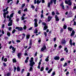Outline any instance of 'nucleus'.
<instances>
[{
	"instance_id": "nucleus-36",
	"label": "nucleus",
	"mask_w": 76,
	"mask_h": 76,
	"mask_svg": "<svg viewBox=\"0 0 76 76\" xmlns=\"http://www.w3.org/2000/svg\"><path fill=\"white\" fill-rule=\"evenodd\" d=\"M25 4H22L21 7L23 8V7H25Z\"/></svg>"
},
{
	"instance_id": "nucleus-34",
	"label": "nucleus",
	"mask_w": 76,
	"mask_h": 76,
	"mask_svg": "<svg viewBox=\"0 0 76 76\" xmlns=\"http://www.w3.org/2000/svg\"><path fill=\"white\" fill-rule=\"evenodd\" d=\"M44 35H45V37H46L47 36V33H46V32L45 31L44 32Z\"/></svg>"
},
{
	"instance_id": "nucleus-52",
	"label": "nucleus",
	"mask_w": 76,
	"mask_h": 76,
	"mask_svg": "<svg viewBox=\"0 0 76 76\" xmlns=\"http://www.w3.org/2000/svg\"><path fill=\"white\" fill-rule=\"evenodd\" d=\"M5 15H7L9 13V11H7V12L4 13Z\"/></svg>"
},
{
	"instance_id": "nucleus-23",
	"label": "nucleus",
	"mask_w": 76,
	"mask_h": 76,
	"mask_svg": "<svg viewBox=\"0 0 76 76\" xmlns=\"http://www.w3.org/2000/svg\"><path fill=\"white\" fill-rule=\"evenodd\" d=\"M41 1H39V0H37V4H39L40 3H41Z\"/></svg>"
},
{
	"instance_id": "nucleus-60",
	"label": "nucleus",
	"mask_w": 76,
	"mask_h": 76,
	"mask_svg": "<svg viewBox=\"0 0 76 76\" xmlns=\"http://www.w3.org/2000/svg\"><path fill=\"white\" fill-rule=\"evenodd\" d=\"M76 18V15H75L74 18L73 19V21H74Z\"/></svg>"
},
{
	"instance_id": "nucleus-6",
	"label": "nucleus",
	"mask_w": 76,
	"mask_h": 76,
	"mask_svg": "<svg viewBox=\"0 0 76 76\" xmlns=\"http://www.w3.org/2000/svg\"><path fill=\"white\" fill-rule=\"evenodd\" d=\"M15 29L19 31H22L23 30V28L22 27H17L15 28Z\"/></svg>"
},
{
	"instance_id": "nucleus-57",
	"label": "nucleus",
	"mask_w": 76,
	"mask_h": 76,
	"mask_svg": "<svg viewBox=\"0 0 76 76\" xmlns=\"http://www.w3.org/2000/svg\"><path fill=\"white\" fill-rule=\"evenodd\" d=\"M16 20L17 22H19V18H17L16 19Z\"/></svg>"
},
{
	"instance_id": "nucleus-50",
	"label": "nucleus",
	"mask_w": 76,
	"mask_h": 76,
	"mask_svg": "<svg viewBox=\"0 0 76 76\" xmlns=\"http://www.w3.org/2000/svg\"><path fill=\"white\" fill-rule=\"evenodd\" d=\"M8 29L9 31H10L12 29V27H9L8 28Z\"/></svg>"
},
{
	"instance_id": "nucleus-5",
	"label": "nucleus",
	"mask_w": 76,
	"mask_h": 76,
	"mask_svg": "<svg viewBox=\"0 0 76 76\" xmlns=\"http://www.w3.org/2000/svg\"><path fill=\"white\" fill-rule=\"evenodd\" d=\"M42 25H44V26H45L44 27L43 30H46V29L48 28V27L47 26H46V23H42Z\"/></svg>"
},
{
	"instance_id": "nucleus-41",
	"label": "nucleus",
	"mask_w": 76,
	"mask_h": 76,
	"mask_svg": "<svg viewBox=\"0 0 76 76\" xmlns=\"http://www.w3.org/2000/svg\"><path fill=\"white\" fill-rule=\"evenodd\" d=\"M10 72H9L8 73H7V76H10Z\"/></svg>"
},
{
	"instance_id": "nucleus-9",
	"label": "nucleus",
	"mask_w": 76,
	"mask_h": 76,
	"mask_svg": "<svg viewBox=\"0 0 76 76\" xmlns=\"http://www.w3.org/2000/svg\"><path fill=\"white\" fill-rule=\"evenodd\" d=\"M54 59L55 60H59L60 57H59V56H56L54 58Z\"/></svg>"
},
{
	"instance_id": "nucleus-31",
	"label": "nucleus",
	"mask_w": 76,
	"mask_h": 76,
	"mask_svg": "<svg viewBox=\"0 0 76 76\" xmlns=\"http://www.w3.org/2000/svg\"><path fill=\"white\" fill-rule=\"evenodd\" d=\"M44 67H42L40 69V71L41 72H42V71H43L44 70Z\"/></svg>"
},
{
	"instance_id": "nucleus-19",
	"label": "nucleus",
	"mask_w": 76,
	"mask_h": 76,
	"mask_svg": "<svg viewBox=\"0 0 76 76\" xmlns=\"http://www.w3.org/2000/svg\"><path fill=\"white\" fill-rule=\"evenodd\" d=\"M7 35L8 37H10V33L9 32L7 31Z\"/></svg>"
},
{
	"instance_id": "nucleus-21",
	"label": "nucleus",
	"mask_w": 76,
	"mask_h": 76,
	"mask_svg": "<svg viewBox=\"0 0 76 76\" xmlns=\"http://www.w3.org/2000/svg\"><path fill=\"white\" fill-rule=\"evenodd\" d=\"M34 33H35L36 34L38 33V30H37V29H36L34 30Z\"/></svg>"
},
{
	"instance_id": "nucleus-11",
	"label": "nucleus",
	"mask_w": 76,
	"mask_h": 76,
	"mask_svg": "<svg viewBox=\"0 0 76 76\" xmlns=\"http://www.w3.org/2000/svg\"><path fill=\"white\" fill-rule=\"evenodd\" d=\"M13 20H10V22H9L8 24V26H12V21Z\"/></svg>"
},
{
	"instance_id": "nucleus-22",
	"label": "nucleus",
	"mask_w": 76,
	"mask_h": 76,
	"mask_svg": "<svg viewBox=\"0 0 76 76\" xmlns=\"http://www.w3.org/2000/svg\"><path fill=\"white\" fill-rule=\"evenodd\" d=\"M12 61H13V63H16V61H17L16 60L15 58L13 59H12Z\"/></svg>"
},
{
	"instance_id": "nucleus-26",
	"label": "nucleus",
	"mask_w": 76,
	"mask_h": 76,
	"mask_svg": "<svg viewBox=\"0 0 76 76\" xmlns=\"http://www.w3.org/2000/svg\"><path fill=\"white\" fill-rule=\"evenodd\" d=\"M53 70V69H51L50 70H49L48 71V73H51V72Z\"/></svg>"
},
{
	"instance_id": "nucleus-13",
	"label": "nucleus",
	"mask_w": 76,
	"mask_h": 76,
	"mask_svg": "<svg viewBox=\"0 0 76 76\" xmlns=\"http://www.w3.org/2000/svg\"><path fill=\"white\" fill-rule=\"evenodd\" d=\"M17 56L19 58H20V56H22V53H18Z\"/></svg>"
},
{
	"instance_id": "nucleus-20",
	"label": "nucleus",
	"mask_w": 76,
	"mask_h": 76,
	"mask_svg": "<svg viewBox=\"0 0 76 76\" xmlns=\"http://www.w3.org/2000/svg\"><path fill=\"white\" fill-rule=\"evenodd\" d=\"M68 29L69 31H72V28L70 27H69L68 28Z\"/></svg>"
},
{
	"instance_id": "nucleus-48",
	"label": "nucleus",
	"mask_w": 76,
	"mask_h": 76,
	"mask_svg": "<svg viewBox=\"0 0 76 76\" xmlns=\"http://www.w3.org/2000/svg\"><path fill=\"white\" fill-rule=\"evenodd\" d=\"M4 61H5V62L7 61V58H4Z\"/></svg>"
},
{
	"instance_id": "nucleus-16",
	"label": "nucleus",
	"mask_w": 76,
	"mask_h": 76,
	"mask_svg": "<svg viewBox=\"0 0 76 76\" xmlns=\"http://www.w3.org/2000/svg\"><path fill=\"white\" fill-rule=\"evenodd\" d=\"M28 60H29V57H27L26 58V60L25 61V63H28Z\"/></svg>"
},
{
	"instance_id": "nucleus-32",
	"label": "nucleus",
	"mask_w": 76,
	"mask_h": 76,
	"mask_svg": "<svg viewBox=\"0 0 76 76\" xmlns=\"http://www.w3.org/2000/svg\"><path fill=\"white\" fill-rule=\"evenodd\" d=\"M55 74H56V73H55V72H53L52 73V74L51 75V76H54V75H55Z\"/></svg>"
},
{
	"instance_id": "nucleus-64",
	"label": "nucleus",
	"mask_w": 76,
	"mask_h": 76,
	"mask_svg": "<svg viewBox=\"0 0 76 76\" xmlns=\"http://www.w3.org/2000/svg\"><path fill=\"white\" fill-rule=\"evenodd\" d=\"M29 75H30V74L29 73H27V76H29Z\"/></svg>"
},
{
	"instance_id": "nucleus-2",
	"label": "nucleus",
	"mask_w": 76,
	"mask_h": 76,
	"mask_svg": "<svg viewBox=\"0 0 76 76\" xmlns=\"http://www.w3.org/2000/svg\"><path fill=\"white\" fill-rule=\"evenodd\" d=\"M13 13H12L10 15V16L9 15H7V18H9V21H10L11 20V18H13Z\"/></svg>"
},
{
	"instance_id": "nucleus-47",
	"label": "nucleus",
	"mask_w": 76,
	"mask_h": 76,
	"mask_svg": "<svg viewBox=\"0 0 76 76\" xmlns=\"http://www.w3.org/2000/svg\"><path fill=\"white\" fill-rule=\"evenodd\" d=\"M56 0H53V1L54 3V4H56Z\"/></svg>"
},
{
	"instance_id": "nucleus-55",
	"label": "nucleus",
	"mask_w": 76,
	"mask_h": 76,
	"mask_svg": "<svg viewBox=\"0 0 76 76\" xmlns=\"http://www.w3.org/2000/svg\"><path fill=\"white\" fill-rule=\"evenodd\" d=\"M41 18H43V17H44V15H43V14H42L41 15Z\"/></svg>"
},
{
	"instance_id": "nucleus-39",
	"label": "nucleus",
	"mask_w": 76,
	"mask_h": 76,
	"mask_svg": "<svg viewBox=\"0 0 76 76\" xmlns=\"http://www.w3.org/2000/svg\"><path fill=\"white\" fill-rule=\"evenodd\" d=\"M4 24H2L1 25V26H2V28H4Z\"/></svg>"
},
{
	"instance_id": "nucleus-10",
	"label": "nucleus",
	"mask_w": 76,
	"mask_h": 76,
	"mask_svg": "<svg viewBox=\"0 0 76 76\" xmlns=\"http://www.w3.org/2000/svg\"><path fill=\"white\" fill-rule=\"evenodd\" d=\"M55 18L56 19V21H59V20H60V19L58 18V16L57 15H56L55 17Z\"/></svg>"
},
{
	"instance_id": "nucleus-12",
	"label": "nucleus",
	"mask_w": 76,
	"mask_h": 76,
	"mask_svg": "<svg viewBox=\"0 0 76 76\" xmlns=\"http://www.w3.org/2000/svg\"><path fill=\"white\" fill-rule=\"evenodd\" d=\"M75 32L74 30H72V33L71 34V37H72V36H73L74 35H75Z\"/></svg>"
},
{
	"instance_id": "nucleus-25",
	"label": "nucleus",
	"mask_w": 76,
	"mask_h": 76,
	"mask_svg": "<svg viewBox=\"0 0 76 76\" xmlns=\"http://www.w3.org/2000/svg\"><path fill=\"white\" fill-rule=\"evenodd\" d=\"M30 37V35H29V34H27L26 36V39H29V38Z\"/></svg>"
},
{
	"instance_id": "nucleus-17",
	"label": "nucleus",
	"mask_w": 76,
	"mask_h": 76,
	"mask_svg": "<svg viewBox=\"0 0 76 76\" xmlns=\"http://www.w3.org/2000/svg\"><path fill=\"white\" fill-rule=\"evenodd\" d=\"M48 58H49V56H47V58H46V59L45 60V61H49V59H48Z\"/></svg>"
},
{
	"instance_id": "nucleus-18",
	"label": "nucleus",
	"mask_w": 76,
	"mask_h": 76,
	"mask_svg": "<svg viewBox=\"0 0 76 76\" xmlns=\"http://www.w3.org/2000/svg\"><path fill=\"white\" fill-rule=\"evenodd\" d=\"M34 27L35 28H36L38 26V24L37 23H34Z\"/></svg>"
},
{
	"instance_id": "nucleus-63",
	"label": "nucleus",
	"mask_w": 76,
	"mask_h": 76,
	"mask_svg": "<svg viewBox=\"0 0 76 76\" xmlns=\"http://www.w3.org/2000/svg\"><path fill=\"white\" fill-rule=\"evenodd\" d=\"M18 13H19V14H20V13H21L20 11L19 10V11L18 12Z\"/></svg>"
},
{
	"instance_id": "nucleus-45",
	"label": "nucleus",
	"mask_w": 76,
	"mask_h": 76,
	"mask_svg": "<svg viewBox=\"0 0 76 76\" xmlns=\"http://www.w3.org/2000/svg\"><path fill=\"white\" fill-rule=\"evenodd\" d=\"M63 32V29L61 28L60 31V32L61 33Z\"/></svg>"
},
{
	"instance_id": "nucleus-29",
	"label": "nucleus",
	"mask_w": 76,
	"mask_h": 76,
	"mask_svg": "<svg viewBox=\"0 0 76 76\" xmlns=\"http://www.w3.org/2000/svg\"><path fill=\"white\" fill-rule=\"evenodd\" d=\"M64 29H66V28H67V26L64 25L63 26Z\"/></svg>"
},
{
	"instance_id": "nucleus-28",
	"label": "nucleus",
	"mask_w": 76,
	"mask_h": 76,
	"mask_svg": "<svg viewBox=\"0 0 76 76\" xmlns=\"http://www.w3.org/2000/svg\"><path fill=\"white\" fill-rule=\"evenodd\" d=\"M32 40H30V43H29V45L30 46H31L32 45Z\"/></svg>"
},
{
	"instance_id": "nucleus-38",
	"label": "nucleus",
	"mask_w": 76,
	"mask_h": 76,
	"mask_svg": "<svg viewBox=\"0 0 76 76\" xmlns=\"http://www.w3.org/2000/svg\"><path fill=\"white\" fill-rule=\"evenodd\" d=\"M15 32H16V30L15 29H14L12 31V34H14V33H15Z\"/></svg>"
},
{
	"instance_id": "nucleus-49",
	"label": "nucleus",
	"mask_w": 76,
	"mask_h": 76,
	"mask_svg": "<svg viewBox=\"0 0 76 76\" xmlns=\"http://www.w3.org/2000/svg\"><path fill=\"white\" fill-rule=\"evenodd\" d=\"M52 15L53 16L54 15H55V13H54V12H53L52 13Z\"/></svg>"
},
{
	"instance_id": "nucleus-3",
	"label": "nucleus",
	"mask_w": 76,
	"mask_h": 76,
	"mask_svg": "<svg viewBox=\"0 0 76 76\" xmlns=\"http://www.w3.org/2000/svg\"><path fill=\"white\" fill-rule=\"evenodd\" d=\"M12 48V50H13L12 51V53H14L15 52V51H16V48H15L14 47H13L12 45H11L10 47V49H11Z\"/></svg>"
},
{
	"instance_id": "nucleus-42",
	"label": "nucleus",
	"mask_w": 76,
	"mask_h": 76,
	"mask_svg": "<svg viewBox=\"0 0 76 76\" xmlns=\"http://www.w3.org/2000/svg\"><path fill=\"white\" fill-rule=\"evenodd\" d=\"M34 20L35 22L34 23H37V19H34Z\"/></svg>"
},
{
	"instance_id": "nucleus-56",
	"label": "nucleus",
	"mask_w": 76,
	"mask_h": 76,
	"mask_svg": "<svg viewBox=\"0 0 76 76\" xmlns=\"http://www.w3.org/2000/svg\"><path fill=\"white\" fill-rule=\"evenodd\" d=\"M41 39H39L38 40V42H41Z\"/></svg>"
},
{
	"instance_id": "nucleus-35",
	"label": "nucleus",
	"mask_w": 76,
	"mask_h": 76,
	"mask_svg": "<svg viewBox=\"0 0 76 76\" xmlns=\"http://www.w3.org/2000/svg\"><path fill=\"white\" fill-rule=\"evenodd\" d=\"M21 20H25V17L22 16L21 17Z\"/></svg>"
},
{
	"instance_id": "nucleus-30",
	"label": "nucleus",
	"mask_w": 76,
	"mask_h": 76,
	"mask_svg": "<svg viewBox=\"0 0 76 76\" xmlns=\"http://www.w3.org/2000/svg\"><path fill=\"white\" fill-rule=\"evenodd\" d=\"M67 63L65 62L63 66V67H66V66H67Z\"/></svg>"
},
{
	"instance_id": "nucleus-7",
	"label": "nucleus",
	"mask_w": 76,
	"mask_h": 76,
	"mask_svg": "<svg viewBox=\"0 0 76 76\" xmlns=\"http://www.w3.org/2000/svg\"><path fill=\"white\" fill-rule=\"evenodd\" d=\"M53 4V0L50 1V2L48 3V7L49 8H50V5H52Z\"/></svg>"
},
{
	"instance_id": "nucleus-46",
	"label": "nucleus",
	"mask_w": 76,
	"mask_h": 76,
	"mask_svg": "<svg viewBox=\"0 0 76 76\" xmlns=\"http://www.w3.org/2000/svg\"><path fill=\"white\" fill-rule=\"evenodd\" d=\"M3 65H4V66H6V64L5 63H3Z\"/></svg>"
},
{
	"instance_id": "nucleus-43",
	"label": "nucleus",
	"mask_w": 76,
	"mask_h": 76,
	"mask_svg": "<svg viewBox=\"0 0 76 76\" xmlns=\"http://www.w3.org/2000/svg\"><path fill=\"white\" fill-rule=\"evenodd\" d=\"M28 10V9L27 8H26L24 10V12H27Z\"/></svg>"
},
{
	"instance_id": "nucleus-33",
	"label": "nucleus",
	"mask_w": 76,
	"mask_h": 76,
	"mask_svg": "<svg viewBox=\"0 0 76 76\" xmlns=\"http://www.w3.org/2000/svg\"><path fill=\"white\" fill-rule=\"evenodd\" d=\"M31 67H30V69H29V71H32V66H30Z\"/></svg>"
},
{
	"instance_id": "nucleus-14",
	"label": "nucleus",
	"mask_w": 76,
	"mask_h": 76,
	"mask_svg": "<svg viewBox=\"0 0 76 76\" xmlns=\"http://www.w3.org/2000/svg\"><path fill=\"white\" fill-rule=\"evenodd\" d=\"M66 40L64 39H63L61 42V43L62 44L64 45V44H66Z\"/></svg>"
},
{
	"instance_id": "nucleus-54",
	"label": "nucleus",
	"mask_w": 76,
	"mask_h": 76,
	"mask_svg": "<svg viewBox=\"0 0 76 76\" xmlns=\"http://www.w3.org/2000/svg\"><path fill=\"white\" fill-rule=\"evenodd\" d=\"M23 38H24L25 37V34H23Z\"/></svg>"
},
{
	"instance_id": "nucleus-44",
	"label": "nucleus",
	"mask_w": 76,
	"mask_h": 76,
	"mask_svg": "<svg viewBox=\"0 0 76 76\" xmlns=\"http://www.w3.org/2000/svg\"><path fill=\"white\" fill-rule=\"evenodd\" d=\"M6 14H5L4 13L3 14L4 17V19H6Z\"/></svg>"
},
{
	"instance_id": "nucleus-59",
	"label": "nucleus",
	"mask_w": 76,
	"mask_h": 76,
	"mask_svg": "<svg viewBox=\"0 0 76 76\" xmlns=\"http://www.w3.org/2000/svg\"><path fill=\"white\" fill-rule=\"evenodd\" d=\"M16 42H20V40H16Z\"/></svg>"
},
{
	"instance_id": "nucleus-1",
	"label": "nucleus",
	"mask_w": 76,
	"mask_h": 76,
	"mask_svg": "<svg viewBox=\"0 0 76 76\" xmlns=\"http://www.w3.org/2000/svg\"><path fill=\"white\" fill-rule=\"evenodd\" d=\"M35 64V62H34V58H31V60L30 61L29 65L30 66L33 67V66H34Z\"/></svg>"
},
{
	"instance_id": "nucleus-51",
	"label": "nucleus",
	"mask_w": 76,
	"mask_h": 76,
	"mask_svg": "<svg viewBox=\"0 0 76 76\" xmlns=\"http://www.w3.org/2000/svg\"><path fill=\"white\" fill-rule=\"evenodd\" d=\"M31 7L32 9H34V8H35V7L34 5H31Z\"/></svg>"
},
{
	"instance_id": "nucleus-4",
	"label": "nucleus",
	"mask_w": 76,
	"mask_h": 76,
	"mask_svg": "<svg viewBox=\"0 0 76 76\" xmlns=\"http://www.w3.org/2000/svg\"><path fill=\"white\" fill-rule=\"evenodd\" d=\"M65 3L66 4H68L69 6L72 5V2H71V0H68V1H65Z\"/></svg>"
},
{
	"instance_id": "nucleus-40",
	"label": "nucleus",
	"mask_w": 76,
	"mask_h": 76,
	"mask_svg": "<svg viewBox=\"0 0 76 76\" xmlns=\"http://www.w3.org/2000/svg\"><path fill=\"white\" fill-rule=\"evenodd\" d=\"M23 29H26V26L25 25H24L23 28Z\"/></svg>"
},
{
	"instance_id": "nucleus-8",
	"label": "nucleus",
	"mask_w": 76,
	"mask_h": 76,
	"mask_svg": "<svg viewBox=\"0 0 76 76\" xmlns=\"http://www.w3.org/2000/svg\"><path fill=\"white\" fill-rule=\"evenodd\" d=\"M46 48V46H45V45H44L43 47L42 48L41 51L42 52V51H44V50H45Z\"/></svg>"
},
{
	"instance_id": "nucleus-62",
	"label": "nucleus",
	"mask_w": 76,
	"mask_h": 76,
	"mask_svg": "<svg viewBox=\"0 0 76 76\" xmlns=\"http://www.w3.org/2000/svg\"><path fill=\"white\" fill-rule=\"evenodd\" d=\"M49 69V68H48V67H47L46 68V70H47V71Z\"/></svg>"
},
{
	"instance_id": "nucleus-15",
	"label": "nucleus",
	"mask_w": 76,
	"mask_h": 76,
	"mask_svg": "<svg viewBox=\"0 0 76 76\" xmlns=\"http://www.w3.org/2000/svg\"><path fill=\"white\" fill-rule=\"evenodd\" d=\"M48 22H50V20L52 19V17L49 16L48 17Z\"/></svg>"
},
{
	"instance_id": "nucleus-61",
	"label": "nucleus",
	"mask_w": 76,
	"mask_h": 76,
	"mask_svg": "<svg viewBox=\"0 0 76 76\" xmlns=\"http://www.w3.org/2000/svg\"><path fill=\"white\" fill-rule=\"evenodd\" d=\"M69 73V72L67 71L66 73V75H67Z\"/></svg>"
},
{
	"instance_id": "nucleus-58",
	"label": "nucleus",
	"mask_w": 76,
	"mask_h": 76,
	"mask_svg": "<svg viewBox=\"0 0 76 76\" xmlns=\"http://www.w3.org/2000/svg\"><path fill=\"white\" fill-rule=\"evenodd\" d=\"M63 2H62V3L61 4V6L62 7L63 6H64V5H63Z\"/></svg>"
},
{
	"instance_id": "nucleus-53",
	"label": "nucleus",
	"mask_w": 76,
	"mask_h": 76,
	"mask_svg": "<svg viewBox=\"0 0 76 76\" xmlns=\"http://www.w3.org/2000/svg\"><path fill=\"white\" fill-rule=\"evenodd\" d=\"M1 33L2 34H4V31L3 30L1 31Z\"/></svg>"
},
{
	"instance_id": "nucleus-24",
	"label": "nucleus",
	"mask_w": 76,
	"mask_h": 76,
	"mask_svg": "<svg viewBox=\"0 0 76 76\" xmlns=\"http://www.w3.org/2000/svg\"><path fill=\"white\" fill-rule=\"evenodd\" d=\"M69 43L71 45H72L73 44L72 43V39H71L69 41Z\"/></svg>"
},
{
	"instance_id": "nucleus-27",
	"label": "nucleus",
	"mask_w": 76,
	"mask_h": 76,
	"mask_svg": "<svg viewBox=\"0 0 76 76\" xmlns=\"http://www.w3.org/2000/svg\"><path fill=\"white\" fill-rule=\"evenodd\" d=\"M17 71H18V72H19L20 71V68L19 66H18L17 68Z\"/></svg>"
},
{
	"instance_id": "nucleus-37",
	"label": "nucleus",
	"mask_w": 76,
	"mask_h": 76,
	"mask_svg": "<svg viewBox=\"0 0 76 76\" xmlns=\"http://www.w3.org/2000/svg\"><path fill=\"white\" fill-rule=\"evenodd\" d=\"M64 60V58H61L60 59V61H63Z\"/></svg>"
}]
</instances>
